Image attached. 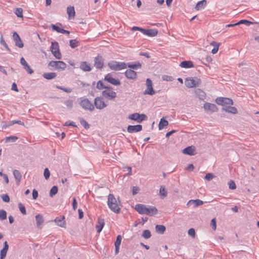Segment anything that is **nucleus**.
<instances>
[{
    "label": "nucleus",
    "instance_id": "nucleus-1",
    "mask_svg": "<svg viewBox=\"0 0 259 259\" xmlns=\"http://www.w3.org/2000/svg\"><path fill=\"white\" fill-rule=\"evenodd\" d=\"M135 210L140 214H145L149 215H153L157 213L156 207L151 205H146L143 204H137L135 205Z\"/></svg>",
    "mask_w": 259,
    "mask_h": 259
},
{
    "label": "nucleus",
    "instance_id": "nucleus-2",
    "mask_svg": "<svg viewBox=\"0 0 259 259\" xmlns=\"http://www.w3.org/2000/svg\"><path fill=\"white\" fill-rule=\"evenodd\" d=\"M121 202L118 199V201L112 194H109L108 196L107 204L109 208L116 213H119L120 212L119 205Z\"/></svg>",
    "mask_w": 259,
    "mask_h": 259
},
{
    "label": "nucleus",
    "instance_id": "nucleus-3",
    "mask_svg": "<svg viewBox=\"0 0 259 259\" xmlns=\"http://www.w3.org/2000/svg\"><path fill=\"white\" fill-rule=\"evenodd\" d=\"M108 66L113 70L118 71L127 67L126 64L124 62H119L115 61H112L108 63Z\"/></svg>",
    "mask_w": 259,
    "mask_h": 259
},
{
    "label": "nucleus",
    "instance_id": "nucleus-4",
    "mask_svg": "<svg viewBox=\"0 0 259 259\" xmlns=\"http://www.w3.org/2000/svg\"><path fill=\"white\" fill-rule=\"evenodd\" d=\"M201 83V80L197 77H188L185 80V85L189 88L198 87Z\"/></svg>",
    "mask_w": 259,
    "mask_h": 259
},
{
    "label": "nucleus",
    "instance_id": "nucleus-5",
    "mask_svg": "<svg viewBox=\"0 0 259 259\" xmlns=\"http://www.w3.org/2000/svg\"><path fill=\"white\" fill-rule=\"evenodd\" d=\"M81 100L79 102L80 106L85 110H89L93 111L94 109V105L88 99H80Z\"/></svg>",
    "mask_w": 259,
    "mask_h": 259
},
{
    "label": "nucleus",
    "instance_id": "nucleus-6",
    "mask_svg": "<svg viewBox=\"0 0 259 259\" xmlns=\"http://www.w3.org/2000/svg\"><path fill=\"white\" fill-rule=\"evenodd\" d=\"M50 50L54 57L57 59H60L62 55L59 50V44L57 41L52 42Z\"/></svg>",
    "mask_w": 259,
    "mask_h": 259
},
{
    "label": "nucleus",
    "instance_id": "nucleus-7",
    "mask_svg": "<svg viewBox=\"0 0 259 259\" xmlns=\"http://www.w3.org/2000/svg\"><path fill=\"white\" fill-rule=\"evenodd\" d=\"M48 66L55 68L59 70H64L66 68V64L61 61H51Z\"/></svg>",
    "mask_w": 259,
    "mask_h": 259
},
{
    "label": "nucleus",
    "instance_id": "nucleus-8",
    "mask_svg": "<svg viewBox=\"0 0 259 259\" xmlns=\"http://www.w3.org/2000/svg\"><path fill=\"white\" fill-rule=\"evenodd\" d=\"M215 102L218 105H221L224 107L227 105H231L233 104V100L228 98L224 97H218L215 99Z\"/></svg>",
    "mask_w": 259,
    "mask_h": 259
},
{
    "label": "nucleus",
    "instance_id": "nucleus-9",
    "mask_svg": "<svg viewBox=\"0 0 259 259\" xmlns=\"http://www.w3.org/2000/svg\"><path fill=\"white\" fill-rule=\"evenodd\" d=\"M147 118V117L145 114H139L138 113L132 114L128 116L129 119L136 120L139 123H140L142 121L146 120Z\"/></svg>",
    "mask_w": 259,
    "mask_h": 259
},
{
    "label": "nucleus",
    "instance_id": "nucleus-10",
    "mask_svg": "<svg viewBox=\"0 0 259 259\" xmlns=\"http://www.w3.org/2000/svg\"><path fill=\"white\" fill-rule=\"evenodd\" d=\"M146 85H147V89L145 91L144 94V95H153L155 94V92L154 91L153 88V84L152 80L150 78H147L146 79Z\"/></svg>",
    "mask_w": 259,
    "mask_h": 259
},
{
    "label": "nucleus",
    "instance_id": "nucleus-11",
    "mask_svg": "<svg viewBox=\"0 0 259 259\" xmlns=\"http://www.w3.org/2000/svg\"><path fill=\"white\" fill-rule=\"evenodd\" d=\"M99 109H102L107 106V105L103 100L101 97H96L94 100V106Z\"/></svg>",
    "mask_w": 259,
    "mask_h": 259
},
{
    "label": "nucleus",
    "instance_id": "nucleus-12",
    "mask_svg": "<svg viewBox=\"0 0 259 259\" xmlns=\"http://www.w3.org/2000/svg\"><path fill=\"white\" fill-rule=\"evenodd\" d=\"M102 96L106 99L113 100L116 97V93L111 90H104L102 92Z\"/></svg>",
    "mask_w": 259,
    "mask_h": 259
},
{
    "label": "nucleus",
    "instance_id": "nucleus-13",
    "mask_svg": "<svg viewBox=\"0 0 259 259\" xmlns=\"http://www.w3.org/2000/svg\"><path fill=\"white\" fill-rule=\"evenodd\" d=\"M203 108L206 112H214L218 110L217 106L214 104L209 103H206L204 104Z\"/></svg>",
    "mask_w": 259,
    "mask_h": 259
},
{
    "label": "nucleus",
    "instance_id": "nucleus-14",
    "mask_svg": "<svg viewBox=\"0 0 259 259\" xmlns=\"http://www.w3.org/2000/svg\"><path fill=\"white\" fill-rule=\"evenodd\" d=\"M13 37L16 46L20 48H22L24 47L23 42H22L20 36L16 32H14L13 33Z\"/></svg>",
    "mask_w": 259,
    "mask_h": 259
},
{
    "label": "nucleus",
    "instance_id": "nucleus-15",
    "mask_svg": "<svg viewBox=\"0 0 259 259\" xmlns=\"http://www.w3.org/2000/svg\"><path fill=\"white\" fill-rule=\"evenodd\" d=\"M104 79L105 80L114 85H118L120 84V81L119 80L112 77L111 74L110 73L107 74L105 76Z\"/></svg>",
    "mask_w": 259,
    "mask_h": 259
},
{
    "label": "nucleus",
    "instance_id": "nucleus-16",
    "mask_svg": "<svg viewBox=\"0 0 259 259\" xmlns=\"http://www.w3.org/2000/svg\"><path fill=\"white\" fill-rule=\"evenodd\" d=\"M141 32L145 35L150 37L156 36L158 33V31L156 29H146L142 28Z\"/></svg>",
    "mask_w": 259,
    "mask_h": 259
},
{
    "label": "nucleus",
    "instance_id": "nucleus-17",
    "mask_svg": "<svg viewBox=\"0 0 259 259\" xmlns=\"http://www.w3.org/2000/svg\"><path fill=\"white\" fill-rule=\"evenodd\" d=\"M104 59L101 56H98L97 57L95 58L94 59V66L97 69H101L102 68L104 65Z\"/></svg>",
    "mask_w": 259,
    "mask_h": 259
},
{
    "label": "nucleus",
    "instance_id": "nucleus-18",
    "mask_svg": "<svg viewBox=\"0 0 259 259\" xmlns=\"http://www.w3.org/2000/svg\"><path fill=\"white\" fill-rule=\"evenodd\" d=\"M142 130V125L137 124L135 125H130L127 127V131L130 133L140 132Z\"/></svg>",
    "mask_w": 259,
    "mask_h": 259
},
{
    "label": "nucleus",
    "instance_id": "nucleus-19",
    "mask_svg": "<svg viewBox=\"0 0 259 259\" xmlns=\"http://www.w3.org/2000/svg\"><path fill=\"white\" fill-rule=\"evenodd\" d=\"M54 221L58 226L62 228H66V222L64 216L62 215L57 217Z\"/></svg>",
    "mask_w": 259,
    "mask_h": 259
},
{
    "label": "nucleus",
    "instance_id": "nucleus-20",
    "mask_svg": "<svg viewBox=\"0 0 259 259\" xmlns=\"http://www.w3.org/2000/svg\"><path fill=\"white\" fill-rule=\"evenodd\" d=\"M196 149L194 146H188L183 150V153L184 154L189 155L190 156H193L196 154Z\"/></svg>",
    "mask_w": 259,
    "mask_h": 259
},
{
    "label": "nucleus",
    "instance_id": "nucleus-21",
    "mask_svg": "<svg viewBox=\"0 0 259 259\" xmlns=\"http://www.w3.org/2000/svg\"><path fill=\"white\" fill-rule=\"evenodd\" d=\"M20 63L23 66L24 69L28 72V73L31 74L34 72L33 69L30 68V66L27 64L23 57H22L20 59Z\"/></svg>",
    "mask_w": 259,
    "mask_h": 259
},
{
    "label": "nucleus",
    "instance_id": "nucleus-22",
    "mask_svg": "<svg viewBox=\"0 0 259 259\" xmlns=\"http://www.w3.org/2000/svg\"><path fill=\"white\" fill-rule=\"evenodd\" d=\"M9 249V245L7 241L4 242V246L0 251V259H4L7 255V251Z\"/></svg>",
    "mask_w": 259,
    "mask_h": 259
},
{
    "label": "nucleus",
    "instance_id": "nucleus-23",
    "mask_svg": "<svg viewBox=\"0 0 259 259\" xmlns=\"http://www.w3.org/2000/svg\"><path fill=\"white\" fill-rule=\"evenodd\" d=\"M124 74L125 76L128 79H134L137 78V73L132 69L126 70Z\"/></svg>",
    "mask_w": 259,
    "mask_h": 259
},
{
    "label": "nucleus",
    "instance_id": "nucleus-24",
    "mask_svg": "<svg viewBox=\"0 0 259 259\" xmlns=\"http://www.w3.org/2000/svg\"><path fill=\"white\" fill-rule=\"evenodd\" d=\"M203 204V202L200 199H195V200L192 199V200H189L188 202L187 205L190 206V205H193L194 207H197V206L202 205Z\"/></svg>",
    "mask_w": 259,
    "mask_h": 259
},
{
    "label": "nucleus",
    "instance_id": "nucleus-25",
    "mask_svg": "<svg viewBox=\"0 0 259 259\" xmlns=\"http://www.w3.org/2000/svg\"><path fill=\"white\" fill-rule=\"evenodd\" d=\"M98 224L96 226V228L97 229V233H99L101 232L104 226V220L100 218H98Z\"/></svg>",
    "mask_w": 259,
    "mask_h": 259
},
{
    "label": "nucleus",
    "instance_id": "nucleus-26",
    "mask_svg": "<svg viewBox=\"0 0 259 259\" xmlns=\"http://www.w3.org/2000/svg\"><path fill=\"white\" fill-rule=\"evenodd\" d=\"M223 111H225L229 113H231L232 114H236L237 112V109L235 107H232L230 106H226L225 107H223L222 109Z\"/></svg>",
    "mask_w": 259,
    "mask_h": 259
},
{
    "label": "nucleus",
    "instance_id": "nucleus-27",
    "mask_svg": "<svg viewBox=\"0 0 259 259\" xmlns=\"http://www.w3.org/2000/svg\"><path fill=\"white\" fill-rule=\"evenodd\" d=\"M180 66L182 68H189L193 67L194 65L191 61H183L180 63Z\"/></svg>",
    "mask_w": 259,
    "mask_h": 259
},
{
    "label": "nucleus",
    "instance_id": "nucleus-28",
    "mask_svg": "<svg viewBox=\"0 0 259 259\" xmlns=\"http://www.w3.org/2000/svg\"><path fill=\"white\" fill-rule=\"evenodd\" d=\"M13 172V175L14 176V178L16 179V183L18 185H19L21 181L22 175H21L20 172L18 170H17V169L14 170Z\"/></svg>",
    "mask_w": 259,
    "mask_h": 259
},
{
    "label": "nucleus",
    "instance_id": "nucleus-29",
    "mask_svg": "<svg viewBox=\"0 0 259 259\" xmlns=\"http://www.w3.org/2000/svg\"><path fill=\"white\" fill-rule=\"evenodd\" d=\"M80 68L84 71H90L92 69L87 62H81L80 65Z\"/></svg>",
    "mask_w": 259,
    "mask_h": 259
},
{
    "label": "nucleus",
    "instance_id": "nucleus-30",
    "mask_svg": "<svg viewBox=\"0 0 259 259\" xmlns=\"http://www.w3.org/2000/svg\"><path fill=\"white\" fill-rule=\"evenodd\" d=\"M35 220L36 222V226L39 227L42 225L44 222V219L42 215L38 214L35 216Z\"/></svg>",
    "mask_w": 259,
    "mask_h": 259
},
{
    "label": "nucleus",
    "instance_id": "nucleus-31",
    "mask_svg": "<svg viewBox=\"0 0 259 259\" xmlns=\"http://www.w3.org/2000/svg\"><path fill=\"white\" fill-rule=\"evenodd\" d=\"M166 230V228L164 226L161 225H156L155 226V231L157 233L163 234Z\"/></svg>",
    "mask_w": 259,
    "mask_h": 259
},
{
    "label": "nucleus",
    "instance_id": "nucleus-32",
    "mask_svg": "<svg viewBox=\"0 0 259 259\" xmlns=\"http://www.w3.org/2000/svg\"><path fill=\"white\" fill-rule=\"evenodd\" d=\"M195 93L198 96L199 99L203 100L205 98V93L201 89H197L195 90Z\"/></svg>",
    "mask_w": 259,
    "mask_h": 259
},
{
    "label": "nucleus",
    "instance_id": "nucleus-33",
    "mask_svg": "<svg viewBox=\"0 0 259 259\" xmlns=\"http://www.w3.org/2000/svg\"><path fill=\"white\" fill-rule=\"evenodd\" d=\"M168 124V122L167 120L165 119L164 117H162L160 119V120L159 121V124H158V128L159 130H162L163 128L165 126H167Z\"/></svg>",
    "mask_w": 259,
    "mask_h": 259
},
{
    "label": "nucleus",
    "instance_id": "nucleus-34",
    "mask_svg": "<svg viewBox=\"0 0 259 259\" xmlns=\"http://www.w3.org/2000/svg\"><path fill=\"white\" fill-rule=\"evenodd\" d=\"M42 76L45 78L50 80L55 78L57 74L55 72L44 73Z\"/></svg>",
    "mask_w": 259,
    "mask_h": 259
},
{
    "label": "nucleus",
    "instance_id": "nucleus-35",
    "mask_svg": "<svg viewBox=\"0 0 259 259\" xmlns=\"http://www.w3.org/2000/svg\"><path fill=\"white\" fill-rule=\"evenodd\" d=\"M210 44L211 46H212L213 47V48L211 50V53L213 54L217 53L219 50L220 44L216 41H213L211 42H210Z\"/></svg>",
    "mask_w": 259,
    "mask_h": 259
},
{
    "label": "nucleus",
    "instance_id": "nucleus-36",
    "mask_svg": "<svg viewBox=\"0 0 259 259\" xmlns=\"http://www.w3.org/2000/svg\"><path fill=\"white\" fill-rule=\"evenodd\" d=\"M206 5V0H202L201 1L198 2L196 6L195 9L197 10H199L202 8H204Z\"/></svg>",
    "mask_w": 259,
    "mask_h": 259
},
{
    "label": "nucleus",
    "instance_id": "nucleus-37",
    "mask_svg": "<svg viewBox=\"0 0 259 259\" xmlns=\"http://www.w3.org/2000/svg\"><path fill=\"white\" fill-rule=\"evenodd\" d=\"M126 65L128 68H132L133 69H137L141 67V64L139 62H136L135 64H133V62L128 63Z\"/></svg>",
    "mask_w": 259,
    "mask_h": 259
},
{
    "label": "nucleus",
    "instance_id": "nucleus-38",
    "mask_svg": "<svg viewBox=\"0 0 259 259\" xmlns=\"http://www.w3.org/2000/svg\"><path fill=\"white\" fill-rule=\"evenodd\" d=\"M67 12L69 18L74 17L75 12L73 7H68L67 9Z\"/></svg>",
    "mask_w": 259,
    "mask_h": 259
},
{
    "label": "nucleus",
    "instance_id": "nucleus-39",
    "mask_svg": "<svg viewBox=\"0 0 259 259\" xmlns=\"http://www.w3.org/2000/svg\"><path fill=\"white\" fill-rule=\"evenodd\" d=\"M167 191L165 190L164 186H160L159 190V195L161 198H164L167 196Z\"/></svg>",
    "mask_w": 259,
    "mask_h": 259
},
{
    "label": "nucleus",
    "instance_id": "nucleus-40",
    "mask_svg": "<svg viewBox=\"0 0 259 259\" xmlns=\"http://www.w3.org/2000/svg\"><path fill=\"white\" fill-rule=\"evenodd\" d=\"M58 191V188L57 186H54L50 191V196L51 197H53L54 195H55Z\"/></svg>",
    "mask_w": 259,
    "mask_h": 259
},
{
    "label": "nucleus",
    "instance_id": "nucleus-41",
    "mask_svg": "<svg viewBox=\"0 0 259 259\" xmlns=\"http://www.w3.org/2000/svg\"><path fill=\"white\" fill-rule=\"evenodd\" d=\"M69 45L71 48L74 49L79 45V42L76 39H71L69 41Z\"/></svg>",
    "mask_w": 259,
    "mask_h": 259
},
{
    "label": "nucleus",
    "instance_id": "nucleus-42",
    "mask_svg": "<svg viewBox=\"0 0 259 259\" xmlns=\"http://www.w3.org/2000/svg\"><path fill=\"white\" fill-rule=\"evenodd\" d=\"M142 236L145 239H149L151 236L150 231L149 230H145L143 231Z\"/></svg>",
    "mask_w": 259,
    "mask_h": 259
},
{
    "label": "nucleus",
    "instance_id": "nucleus-43",
    "mask_svg": "<svg viewBox=\"0 0 259 259\" xmlns=\"http://www.w3.org/2000/svg\"><path fill=\"white\" fill-rule=\"evenodd\" d=\"M79 121L80 124L85 128L89 129L90 127V124L83 118H80Z\"/></svg>",
    "mask_w": 259,
    "mask_h": 259
},
{
    "label": "nucleus",
    "instance_id": "nucleus-44",
    "mask_svg": "<svg viewBox=\"0 0 259 259\" xmlns=\"http://www.w3.org/2000/svg\"><path fill=\"white\" fill-rule=\"evenodd\" d=\"M14 13L18 17L21 18L23 17V9L22 8H16Z\"/></svg>",
    "mask_w": 259,
    "mask_h": 259
},
{
    "label": "nucleus",
    "instance_id": "nucleus-45",
    "mask_svg": "<svg viewBox=\"0 0 259 259\" xmlns=\"http://www.w3.org/2000/svg\"><path fill=\"white\" fill-rule=\"evenodd\" d=\"M0 43L2 45H3L8 51L11 52V50L9 48L8 45L4 40L3 38V36L1 34V38H0Z\"/></svg>",
    "mask_w": 259,
    "mask_h": 259
},
{
    "label": "nucleus",
    "instance_id": "nucleus-46",
    "mask_svg": "<svg viewBox=\"0 0 259 259\" xmlns=\"http://www.w3.org/2000/svg\"><path fill=\"white\" fill-rule=\"evenodd\" d=\"M252 23H253L252 22H251L248 20H245V19L241 20L239 22H237V24H238V25L244 24L246 25L247 26H249L250 24H251Z\"/></svg>",
    "mask_w": 259,
    "mask_h": 259
},
{
    "label": "nucleus",
    "instance_id": "nucleus-47",
    "mask_svg": "<svg viewBox=\"0 0 259 259\" xmlns=\"http://www.w3.org/2000/svg\"><path fill=\"white\" fill-rule=\"evenodd\" d=\"M64 104L68 108L71 109L73 106V101L72 100H68L64 101Z\"/></svg>",
    "mask_w": 259,
    "mask_h": 259
},
{
    "label": "nucleus",
    "instance_id": "nucleus-48",
    "mask_svg": "<svg viewBox=\"0 0 259 259\" xmlns=\"http://www.w3.org/2000/svg\"><path fill=\"white\" fill-rule=\"evenodd\" d=\"M18 139V137L15 136H11L10 137H7L6 138V142H15L16 140Z\"/></svg>",
    "mask_w": 259,
    "mask_h": 259
},
{
    "label": "nucleus",
    "instance_id": "nucleus-49",
    "mask_svg": "<svg viewBox=\"0 0 259 259\" xmlns=\"http://www.w3.org/2000/svg\"><path fill=\"white\" fill-rule=\"evenodd\" d=\"M121 240H122L121 236L120 235H118L117 236L116 241L114 242V245L117 246H120V245L121 242Z\"/></svg>",
    "mask_w": 259,
    "mask_h": 259
},
{
    "label": "nucleus",
    "instance_id": "nucleus-50",
    "mask_svg": "<svg viewBox=\"0 0 259 259\" xmlns=\"http://www.w3.org/2000/svg\"><path fill=\"white\" fill-rule=\"evenodd\" d=\"M18 207L22 214H25L26 213L25 207L21 203L18 204Z\"/></svg>",
    "mask_w": 259,
    "mask_h": 259
},
{
    "label": "nucleus",
    "instance_id": "nucleus-51",
    "mask_svg": "<svg viewBox=\"0 0 259 259\" xmlns=\"http://www.w3.org/2000/svg\"><path fill=\"white\" fill-rule=\"evenodd\" d=\"M7 219V212L3 209L0 210V219L5 220Z\"/></svg>",
    "mask_w": 259,
    "mask_h": 259
},
{
    "label": "nucleus",
    "instance_id": "nucleus-52",
    "mask_svg": "<svg viewBox=\"0 0 259 259\" xmlns=\"http://www.w3.org/2000/svg\"><path fill=\"white\" fill-rule=\"evenodd\" d=\"M97 88L99 90H102L105 88V85L104 84L101 80H99L97 83Z\"/></svg>",
    "mask_w": 259,
    "mask_h": 259
},
{
    "label": "nucleus",
    "instance_id": "nucleus-53",
    "mask_svg": "<svg viewBox=\"0 0 259 259\" xmlns=\"http://www.w3.org/2000/svg\"><path fill=\"white\" fill-rule=\"evenodd\" d=\"M51 27L52 28L53 30L54 31H56L57 32L61 33V30L62 28L59 27L57 25L55 24H51Z\"/></svg>",
    "mask_w": 259,
    "mask_h": 259
},
{
    "label": "nucleus",
    "instance_id": "nucleus-54",
    "mask_svg": "<svg viewBox=\"0 0 259 259\" xmlns=\"http://www.w3.org/2000/svg\"><path fill=\"white\" fill-rule=\"evenodd\" d=\"M56 88L57 89H59L60 90H63V91L66 92V93H70L72 91V90L70 89V88H64L62 86H58V85H57L56 86Z\"/></svg>",
    "mask_w": 259,
    "mask_h": 259
},
{
    "label": "nucleus",
    "instance_id": "nucleus-55",
    "mask_svg": "<svg viewBox=\"0 0 259 259\" xmlns=\"http://www.w3.org/2000/svg\"><path fill=\"white\" fill-rule=\"evenodd\" d=\"M1 198L3 201L9 202L10 200V197L8 194H3L1 195Z\"/></svg>",
    "mask_w": 259,
    "mask_h": 259
},
{
    "label": "nucleus",
    "instance_id": "nucleus-56",
    "mask_svg": "<svg viewBox=\"0 0 259 259\" xmlns=\"http://www.w3.org/2000/svg\"><path fill=\"white\" fill-rule=\"evenodd\" d=\"M228 185L229 188L231 190H234L236 188V186L235 182L232 180L229 181Z\"/></svg>",
    "mask_w": 259,
    "mask_h": 259
},
{
    "label": "nucleus",
    "instance_id": "nucleus-57",
    "mask_svg": "<svg viewBox=\"0 0 259 259\" xmlns=\"http://www.w3.org/2000/svg\"><path fill=\"white\" fill-rule=\"evenodd\" d=\"M44 175L46 180H48L50 176V172L48 168H46L44 170Z\"/></svg>",
    "mask_w": 259,
    "mask_h": 259
},
{
    "label": "nucleus",
    "instance_id": "nucleus-58",
    "mask_svg": "<svg viewBox=\"0 0 259 259\" xmlns=\"http://www.w3.org/2000/svg\"><path fill=\"white\" fill-rule=\"evenodd\" d=\"M162 78L163 80L171 81L174 80V78L171 76L164 75L162 76Z\"/></svg>",
    "mask_w": 259,
    "mask_h": 259
},
{
    "label": "nucleus",
    "instance_id": "nucleus-59",
    "mask_svg": "<svg viewBox=\"0 0 259 259\" xmlns=\"http://www.w3.org/2000/svg\"><path fill=\"white\" fill-rule=\"evenodd\" d=\"M215 177V176L212 173H208L205 176V179L207 181H210Z\"/></svg>",
    "mask_w": 259,
    "mask_h": 259
},
{
    "label": "nucleus",
    "instance_id": "nucleus-60",
    "mask_svg": "<svg viewBox=\"0 0 259 259\" xmlns=\"http://www.w3.org/2000/svg\"><path fill=\"white\" fill-rule=\"evenodd\" d=\"M188 235L193 238H195V231L194 228H190L188 230Z\"/></svg>",
    "mask_w": 259,
    "mask_h": 259
},
{
    "label": "nucleus",
    "instance_id": "nucleus-61",
    "mask_svg": "<svg viewBox=\"0 0 259 259\" xmlns=\"http://www.w3.org/2000/svg\"><path fill=\"white\" fill-rule=\"evenodd\" d=\"M210 225L211 226L213 230H215L216 229L217 223H216V221H215V218L212 219L211 220V222H210Z\"/></svg>",
    "mask_w": 259,
    "mask_h": 259
},
{
    "label": "nucleus",
    "instance_id": "nucleus-62",
    "mask_svg": "<svg viewBox=\"0 0 259 259\" xmlns=\"http://www.w3.org/2000/svg\"><path fill=\"white\" fill-rule=\"evenodd\" d=\"M139 191H140V189L139 187H138L137 186L133 187V189H132L133 195H135L137 194Z\"/></svg>",
    "mask_w": 259,
    "mask_h": 259
},
{
    "label": "nucleus",
    "instance_id": "nucleus-63",
    "mask_svg": "<svg viewBox=\"0 0 259 259\" xmlns=\"http://www.w3.org/2000/svg\"><path fill=\"white\" fill-rule=\"evenodd\" d=\"M77 202L75 197L72 199V207L73 209L75 210L77 208Z\"/></svg>",
    "mask_w": 259,
    "mask_h": 259
},
{
    "label": "nucleus",
    "instance_id": "nucleus-64",
    "mask_svg": "<svg viewBox=\"0 0 259 259\" xmlns=\"http://www.w3.org/2000/svg\"><path fill=\"white\" fill-rule=\"evenodd\" d=\"M15 124L14 120L11 121L9 122L8 124H4L2 126V128H6L7 127H9L10 126L13 125Z\"/></svg>",
    "mask_w": 259,
    "mask_h": 259
}]
</instances>
